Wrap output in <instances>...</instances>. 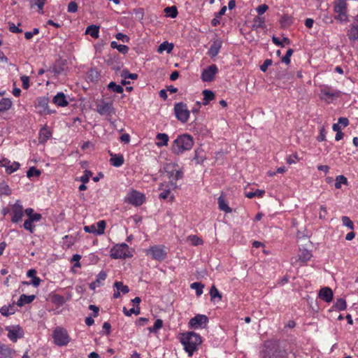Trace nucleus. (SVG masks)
<instances>
[{
  "instance_id": "nucleus-52",
  "label": "nucleus",
  "mask_w": 358,
  "mask_h": 358,
  "mask_svg": "<svg viewBox=\"0 0 358 358\" xmlns=\"http://www.w3.org/2000/svg\"><path fill=\"white\" fill-rule=\"evenodd\" d=\"M348 180L344 176H338L336 177L335 187L336 189H340L341 187V184H347Z\"/></svg>"
},
{
  "instance_id": "nucleus-42",
  "label": "nucleus",
  "mask_w": 358,
  "mask_h": 358,
  "mask_svg": "<svg viewBox=\"0 0 358 358\" xmlns=\"http://www.w3.org/2000/svg\"><path fill=\"white\" fill-rule=\"evenodd\" d=\"M347 304L344 299H338L334 305V308L337 310H344L346 309Z\"/></svg>"
},
{
  "instance_id": "nucleus-7",
  "label": "nucleus",
  "mask_w": 358,
  "mask_h": 358,
  "mask_svg": "<svg viewBox=\"0 0 358 358\" xmlns=\"http://www.w3.org/2000/svg\"><path fill=\"white\" fill-rule=\"evenodd\" d=\"M54 343L57 346H66L70 342L67 331L60 327H56L52 333Z\"/></svg>"
},
{
  "instance_id": "nucleus-23",
  "label": "nucleus",
  "mask_w": 358,
  "mask_h": 358,
  "mask_svg": "<svg viewBox=\"0 0 358 358\" xmlns=\"http://www.w3.org/2000/svg\"><path fill=\"white\" fill-rule=\"evenodd\" d=\"M20 165L17 162H13L10 163V162L4 158V164H3V167H5L6 172L8 174H11L19 169Z\"/></svg>"
},
{
  "instance_id": "nucleus-5",
  "label": "nucleus",
  "mask_w": 358,
  "mask_h": 358,
  "mask_svg": "<svg viewBox=\"0 0 358 358\" xmlns=\"http://www.w3.org/2000/svg\"><path fill=\"white\" fill-rule=\"evenodd\" d=\"M319 96L321 100L327 103H331L334 99L341 97V92L338 90H334L330 86L324 85L320 89Z\"/></svg>"
},
{
  "instance_id": "nucleus-48",
  "label": "nucleus",
  "mask_w": 358,
  "mask_h": 358,
  "mask_svg": "<svg viewBox=\"0 0 358 358\" xmlns=\"http://www.w3.org/2000/svg\"><path fill=\"white\" fill-rule=\"evenodd\" d=\"M163 326V321L161 319H157L152 327H149L148 330L150 333H155L160 329Z\"/></svg>"
},
{
  "instance_id": "nucleus-19",
  "label": "nucleus",
  "mask_w": 358,
  "mask_h": 358,
  "mask_svg": "<svg viewBox=\"0 0 358 358\" xmlns=\"http://www.w3.org/2000/svg\"><path fill=\"white\" fill-rule=\"evenodd\" d=\"M208 322V318L205 315H197L192 318L189 322V325L192 328H199L203 324H206Z\"/></svg>"
},
{
  "instance_id": "nucleus-58",
  "label": "nucleus",
  "mask_w": 358,
  "mask_h": 358,
  "mask_svg": "<svg viewBox=\"0 0 358 358\" xmlns=\"http://www.w3.org/2000/svg\"><path fill=\"white\" fill-rule=\"evenodd\" d=\"M92 176V173L90 171L85 170L83 176H82L80 178V180L83 183H87L89 182L90 177Z\"/></svg>"
},
{
  "instance_id": "nucleus-51",
  "label": "nucleus",
  "mask_w": 358,
  "mask_h": 358,
  "mask_svg": "<svg viewBox=\"0 0 358 358\" xmlns=\"http://www.w3.org/2000/svg\"><path fill=\"white\" fill-rule=\"evenodd\" d=\"M210 295L211 297V300H214L216 298H218L219 300H221L222 299L221 294L219 292L218 289L216 288L215 285H213L211 287V289L210 290Z\"/></svg>"
},
{
  "instance_id": "nucleus-62",
  "label": "nucleus",
  "mask_w": 358,
  "mask_h": 358,
  "mask_svg": "<svg viewBox=\"0 0 358 358\" xmlns=\"http://www.w3.org/2000/svg\"><path fill=\"white\" fill-rule=\"evenodd\" d=\"M122 76L125 78H131L132 80H136L138 78V75L136 73H130L128 71H124L122 73Z\"/></svg>"
},
{
  "instance_id": "nucleus-14",
  "label": "nucleus",
  "mask_w": 358,
  "mask_h": 358,
  "mask_svg": "<svg viewBox=\"0 0 358 358\" xmlns=\"http://www.w3.org/2000/svg\"><path fill=\"white\" fill-rule=\"evenodd\" d=\"M106 222L105 220H100L96 224L85 226L84 231L87 233L93 234L95 236H99L104 234Z\"/></svg>"
},
{
  "instance_id": "nucleus-60",
  "label": "nucleus",
  "mask_w": 358,
  "mask_h": 358,
  "mask_svg": "<svg viewBox=\"0 0 358 358\" xmlns=\"http://www.w3.org/2000/svg\"><path fill=\"white\" fill-rule=\"evenodd\" d=\"M268 7L267 5L262 4V5L259 6L256 8V11H257L258 15L260 16V15H263L268 10Z\"/></svg>"
},
{
  "instance_id": "nucleus-57",
  "label": "nucleus",
  "mask_w": 358,
  "mask_h": 358,
  "mask_svg": "<svg viewBox=\"0 0 358 358\" xmlns=\"http://www.w3.org/2000/svg\"><path fill=\"white\" fill-rule=\"evenodd\" d=\"M41 281V280L38 277L34 276L31 282H29L24 281L22 282V285H29L31 284L35 287H37L40 285Z\"/></svg>"
},
{
  "instance_id": "nucleus-64",
  "label": "nucleus",
  "mask_w": 358,
  "mask_h": 358,
  "mask_svg": "<svg viewBox=\"0 0 358 358\" xmlns=\"http://www.w3.org/2000/svg\"><path fill=\"white\" fill-rule=\"evenodd\" d=\"M106 273L104 271H101L96 276V281L98 282V285H100L102 281H104L106 278Z\"/></svg>"
},
{
  "instance_id": "nucleus-34",
  "label": "nucleus",
  "mask_w": 358,
  "mask_h": 358,
  "mask_svg": "<svg viewBox=\"0 0 358 358\" xmlns=\"http://www.w3.org/2000/svg\"><path fill=\"white\" fill-rule=\"evenodd\" d=\"M0 313L4 316H8L15 313V307L14 304L9 306H3L0 308Z\"/></svg>"
},
{
  "instance_id": "nucleus-55",
  "label": "nucleus",
  "mask_w": 358,
  "mask_h": 358,
  "mask_svg": "<svg viewBox=\"0 0 358 358\" xmlns=\"http://www.w3.org/2000/svg\"><path fill=\"white\" fill-rule=\"evenodd\" d=\"M41 172L38 169H36L35 167H31L27 172V176L28 178H31L33 176H39Z\"/></svg>"
},
{
  "instance_id": "nucleus-39",
  "label": "nucleus",
  "mask_w": 358,
  "mask_h": 358,
  "mask_svg": "<svg viewBox=\"0 0 358 358\" xmlns=\"http://www.w3.org/2000/svg\"><path fill=\"white\" fill-rule=\"evenodd\" d=\"M311 257L312 254L310 251L307 250H303L299 255L298 260L300 261L302 264H306L308 261L310 259Z\"/></svg>"
},
{
  "instance_id": "nucleus-36",
  "label": "nucleus",
  "mask_w": 358,
  "mask_h": 358,
  "mask_svg": "<svg viewBox=\"0 0 358 358\" xmlns=\"http://www.w3.org/2000/svg\"><path fill=\"white\" fill-rule=\"evenodd\" d=\"M203 104L204 106L208 105L209 101L213 100L215 98V94H214L213 92L208 90H204L203 91Z\"/></svg>"
},
{
  "instance_id": "nucleus-45",
  "label": "nucleus",
  "mask_w": 358,
  "mask_h": 358,
  "mask_svg": "<svg viewBox=\"0 0 358 358\" xmlns=\"http://www.w3.org/2000/svg\"><path fill=\"white\" fill-rule=\"evenodd\" d=\"M166 16L174 18L177 16L178 10L176 6L166 7L164 9Z\"/></svg>"
},
{
  "instance_id": "nucleus-54",
  "label": "nucleus",
  "mask_w": 358,
  "mask_h": 358,
  "mask_svg": "<svg viewBox=\"0 0 358 358\" xmlns=\"http://www.w3.org/2000/svg\"><path fill=\"white\" fill-rule=\"evenodd\" d=\"M341 220H342L343 224L344 226L348 227L350 229H354V224H353L352 221L350 219L349 217H348V216H343L341 217Z\"/></svg>"
},
{
  "instance_id": "nucleus-18",
  "label": "nucleus",
  "mask_w": 358,
  "mask_h": 358,
  "mask_svg": "<svg viewBox=\"0 0 358 358\" xmlns=\"http://www.w3.org/2000/svg\"><path fill=\"white\" fill-rule=\"evenodd\" d=\"M49 99L45 96L39 97L37 99L36 108H38V112L41 114H51L54 111L48 108Z\"/></svg>"
},
{
  "instance_id": "nucleus-21",
  "label": "nucleus",
  "mask_w": 358,
  "mask_h": 358,
  "mask_svg": "<svg viewBox=\"0 0 358 358\" xmlns=\"http://www.w3.org/2000/svg\"><path fill=\"white\" fill-rule=\"evenodd\" d=\"M222 43L221 40H215L208 50V55L212 58L216 57L221 49Z\"/></svg>"
},
{
  "instance_id": "nucleus-13",
  "label": "nucleus",
  "mask_w": 358,
  "mask_h": 358,
  "mask_svg": "<svg viewBox=\"0 0 358 358\" xmlns=\"http://www.w3.org/2000/svg\"><path fill=\"white\" fill-rule=\"evenodd\" d=\"M346 10V3L345 0H338L334 6V11L336 13L335 19L341 22L346 21L348 20Z\"/></svg>"
},
{
  "instance_id": "nucleus-33",
  "label": "nucleus",
  "mask_w": 358,
  "mask_h": 358,
  "mask_svg": "<svg viewBox=\"0 0 358 358\" xmlns=\"http://www.w3.org/2000/svg\"><path fill=\"white\" fill-rule=\"evenodd\" d=\"M12 101L10 99L3 98L0 100V113L9 110L12 106Z\"/></svg>"
},
{
  "instance_id": "nucleus-6",
  "label": "nucleus",
  "mask_w": 358,
  "mask_h": 358,
  "mask_svg": "<svg viewBox=\"0 0 358 358\" xmlns=\"http://www.w3.org/2000/svg\"><path fill=\"white\" fill-rule=\"evenodd\" d=\"M110 257L113 259H127L132 257L129 248L126 243L117 244L110 249Z\"/></svg>"
},
{
  "instance_id": "nucleus-47",
  "label": "nucleus",
  "mask_w": 358,
  "mask_h": 358,
  "mask_svg": "<svg viewBox=\"0 0 358 358\" xmlns=\"http://www.w3.org/2000/svg\"><path fill=\"white\" fill-rule=\"evenodd\" d=\"M123 313L127 316H131L132 314L138 315L140 314V307L137 306L136 308H131L129 310H127V308H123Z\"/></svg>"
},
{
  "instance_id": "nucleus-46",
  "label": "nucleus",
  "mask_w": 358,
  "mask_h": 358,
  "mask_svg": "<svg viewBox=\"0 0 358 358\" xmlns=\"http://www.w3.org/2000/svg\"><path fill=\"white\" fill-rule=\"evenodd\" d=\"M108 88L115 93H122L124 91L122 86L117 85L114 82H110L108 85Z\"/></svg>"
},
{
  "instance_id": "nucleus-63",
  "label": "nucleus",
  "mask_w": 358,
  "mask_h": 358,
  "mask_svg": "<svg viewBox=\"0 0 358 358\" xmlns=\"http://www.w3.org/2000/svg\"><path fill=\"white\" fill-rule=\"evenodd\" d=\"M21 80L22 83V87L25 90L29 87V78L27 76H23L21 77Z\"/></svg>"
},
{
  "instance_id": "nucleus-41",
  "label": "nucleus",
  "mask_w": 358,
  "mask_h": 358,
  "mask_svg": "<svg viewBox=\"0 0 358 358\" xmlns=\"http://www.w3.org/2000/svg\"><path fill=\"white\" fill-rule=\"evenodd\" d=\"M10 194H11V189L9 187L8 185L4 181L1 182H0V196H1V195L9 196Z\"/></svg>"
},
{
  "instance_id": "nucleus-25",
  "label": "nucleus",
  "mask_w": 358,
  "mask_h": 358,
  "mask_svg": "<svg viewBox=\"0 0 358 358\" xmlns=\"http://www.w3.org/2000/svg\"><path fill=\"white\" fill-rule=\"evenodd\" d=\"M36 298L35 295H26V294H22L20 296V299L17 301V305L19 307H22L25 304H29L31 303Z\"/></svg>"
},
{
  "instance_id": "nucleus-50",
  "label": "nucleus",
  "mask_w": 358,
  "mask_h": 358,
  "mask_svg": "<svg viewBox=\"0 0 358 358\" xmlns=\"http://www.w3.org/2000/svg\"><path fill=\"white\" fill-rule=\"evenodd\" d=\"M187 240L193 245H199L203 244V241L196 235H190L187 237Z\"/></svg>"
},
{
  "instance_id": "nucleus-27",
  "label": "nucleus",
  "mask_w": 358,
  "mask_h": 358,
  "mask_svg": "<svg viewBox=\"0 0 358 358\" xmlns=\"http://www.w3.org/2000/svg\"><path fill=\"white\" fill-rule=\"evenodd\" d=\"M28 1L29 2L31 8L37 7L38 13H41V14L43 13V7H44L46 0H28Z\"/></svg>"
},
{
  "instance_id": "nucleus-2",
  "label": "nucleus",
  "mask_w": 358,
  "mask_h": 358,
  "mask_svg": "<svg viewBox=\"0 0 358 358\" xmlns=\"http://www.w3.org/2000/svg\"><path fill=\"white\" fill-rule=\"evenodd\" d=\"M181 343L184 345L185 350L191 357L201 343V338L199 334L194 332H188L182 335Z\"/></svg>"
},
{
  "instance_id": "nucleus-28",
  "label": "nucleus",
  "mask_w": 358,
  "mask_h": 358,
  "mask_svg": "<svg viewBox=\"0 0 358 358\" xmlns=\"http://www.w3.org/2000/svg\"><path fill=\"white\" fill-rule=\"evenodd\" d=\"M347 35L351 41L358 40V24H352L348 29Z\"/></svg>"
},
{
  "instance_id": "nucleus-29",
  "label": "nucleus",
  "mask_w": 358,
  "mask_h": 358,
  "mask_svg": "<svg viewBox=\"0 0 358 358\" xmlns=\"http://www.w3.org/2000/svg\"><path fill=\"white\" fill-rule=\"evenodd\" d=\"M156 138H157V140H158V141L156 143V145L158 147L160 148V147L166 146L168 145L169 136L166 134H164V133L157 134L156 136Z\"/></svg>"
},
{
  "instance_id": "nucleus-20",
  "label": "nucleus",
  "mask_w": 358,
  "mask_h": 358,
  "mask_svg": "<svg viewBox=\"0 0 358 358\" xmlns=\"http://www.w3.org/2000/svg\"><path fill=\"white\" fill-rule=\"evenodd\" d=\"M110 156V164L115 167H120L124 163V159L122 154H114L108 151Z\"/></svg>"
},
{
  "instance_id": "nucleus-56",
  "label": "nucleus",
  "mask_w": 358,
  "mask_h": 358,
  "mask_svg": "<svg viewBox=\"0 0 358 358\" xmlns=\"http://www.w3.org/2000/svg\"><path fill=\"white\" fill-rule=\"evenodd\" d=\"M319 130H320V134L317 137V140L320 142L326 141L327 131H326L324 127L322 126Z\"/></svg>"
},
{
  "instance_id": "nucleus-30",
  "label": "nucleus",
  "mask_w": 358,
  "mask_h": 358,
  "mask_svg": "<svg viewBox=\"0 0 358 358\" xmlns=\"http://www.w3.org/2000/svg\"><path fill=\"white\" fill-rule=\"evenodd\" d=\"M13 350L6 345H0V358H11Z\"/></svg>"
},
{
  "instance_id": "nucleus-22",
  "label": "nucleus",
  "mask_w": 358,
  "mask_h": 358,
  "mask_svg": "<svg viewBox=\"0 0 358 358\" xmlns=\"http://www.w3.org/2000/svg\"><path fill=\"white\" fill-rule=\"evenodd\" d=\"M333 296L334 294L331 289L328 287L322 288L319 293L320 298L328 303L332 301Z\"/></svg>"
},
{
  "instance_id": "nucleus-1",
  "label": "nucleus",
  "mask_w": 358,
  "mask_h": 358,
  "mask_svg": "<svg viewBox=\"0 0 358 358\" xmlns=\"http://www.w3.org/2000/svg\"><path fill=\"white\" fill-rule=\"evenodd\" d=\"M194 141L191 136L188 134L180 135L173 141L171 150L174 154L180 155L192 149Z\"/></svg>"
},
{
  "instance_id": "nucleus-24",
  "label": "nucleus",
  "mask_w": 358,
  "mask_h": 358,
  "mask_svg": "<svg viewBox=\"0 0 358 358\" xmlns=\"http://www.w3.org/2000/svg\"><path fill=\"white\" fill-rule=\"evenodd\" d=\"M53 102L56 105L60 107H65L68 106L69 101L66 100V97L63 92L57 93L53 98Z\"/></svg>"
},
{
  "instance_id": "nucleus-9",
  "label": "nucleus",
  "mask_w": 358,
  "mask_h": 358,
  "mask_svg": "<svg viewBox=\"0 0 358 358\" xmlns=\"http://www.w3.org/2000/svg\"><path fill=\"white\" fill-rule=\"evenodd\" d=\"M174 113L178 120L182 123L188 121L190 111L188 110L187 106L183 102L176 103L174 105Z\"/></svg>"
},
{
  "instance_id": "nucleus-38",
  "label": "nucleus",
  "mask_w": 358,
  "mask_h": 358,
  "mask_svg": "<svg viewBox=\"0 0 358 358\" xmlns=\"http://www.w3.org/2000/svg\"><path fill=\"white\" fill-rule=\"evenodd\" d=\"M272 41H273V43H275L278 46H281V47H284L285 44L288 45L290 43L289 39L287 37H283L282 38H280L279 37L273 36Z\"/></svg>"
},
{
  "instance_id": "nucleus-49",
  "label": "nucleus",
  "mask_w": 358,
  "mask_h": 358,
  "mask_svg": "<svg viewBox=\"0 0 358 358\" xmlns=\"http://www.w3.org/2000/svg\"><path fill=\"white\" fill-rule=\"evenodd\" d=\"M99 76V72L95 69H90L87 73V79L92 82L98 80Z\"/></svg>"
},
{
  "instance_id": "nucleus-61",
  "label": "nucleus",
  "mask_w": 358,
  "mask_h": 358,
  "mask_svg": "<svg viewBox=\"0 0 358 358\" xmlns=\"http://www.w3.org/2000/svg\"><path fill=\"white\" fill-rule=\"evenodd\" d=\"M115 38L119 40V41H122V42L124 43H128L129 41V36H127V35L122 34V33H117L116 35H115Z\"/></svg>"
},
{
  "instance_id": "nucleus-12",
  "label": "nucleus",
  "mask_w": 358,
  "mask_h": 358,
  "mask_svg": "<svg viewBox=\"0 0 358 358\" xmlns=\"http://www.w3.org/2000/svg\"><path fill=\"white\" fill-rule=\"evenodd\" d=\"M96 111L101 115L112 116L115 113L112 102H106L103 100L96 103Z\"/></svg>"
},
{
  "instance_id": "nucleus-32",
  "label": "nucleus",
  "mask_w": 358,
  "mask_h": 358,
  "mask_svg": "<svg viewBox=\"0 0 358 358\" xmlns=\"http://www.w3.org/2000/svg\"><path fill=\"white\" fill-rule=\"evenodd\" d=\"M99 26L91 24L86 29L85 34L90 35L94 38H97L99 37Z\"/></svg>"
},
{
  "instance_id": "nucleus-40",
  "label": "nucleus",
  "mask_w": 358,
  "mask_h": 358,
  "mask_svg": "<svg viewBox=\"0 0 358 358\" xmlns=\"http://www.w3.org/2000/svg\"><path fill=\"white\" fill-rule=\"evenodd\" d=\"M51 301L58 306H62L66 303L64 297L62 295L55 294L51 296Z\"/></svg>"
},
{
  "instance_id": "nucleus-15",
  "label": "nucleus",
  "mask_w": 358,
  "mask_h": 358,
  "mask_svg": "<svg viewBox=\"0 0 358 358\" xmlns=\"http://www.w3.org/2000/svg\"><path fill=\"white\" fill-rule=\"evenodd\" d=\"M6 330L8 331V338L13 342L24 336V331L19 325L6 327Z\"/></svg>"
},
{
  "instance_id": "nucleus-3",
  "label": "nucleus",
  "mask_w": 358,
  "mask_h": 358,
  "mask_svg": "<svg viewBox=\"0 0 358 358\" xmlns=\"http://www.w3.org/2000/svg\"><path fill=\"white\" fill-rule=\"evenodd\" d=\"M177 167L178 165L176 164H169L165 166V171L169 176L170 186L173 189L177 187V180L183 176L182 172L177 169Z\"/></svg>"
},
{
  "instance_id": "nucleus-4",
  "label": "nucleus",
  "mask_w": 358,
  "mask_h": 358,
  "mask_svg": "<svg viewBox=\"0 0 358 358\" xmlns=\"http://www.w3.org/2000/svg\"><path fill=\"white\" fill-rule=\"evenodd\" d=\"M24 213L28 218L24 221L23 227L30 233H33L35 228L34 222H39L42 219V215L40 213H34V209L31 208H26Z\"/></svg>"
},
{
  "instance_id": "nucleus-26",
  "label": "nucleus",
  "mask_w": 358,
  "mask_h": 358,
  "mask_svg": "<svg viewBox=\"0 0 358 358\" xmlns=\"http://www.w3.org/2000/svg\"><path fill=\"white\" fill-rule=\"evenodd\" d=\"M52 136V132L47 127L42 128L39 131V142L41 143H45Z\"/></svg>"
},
{
  "instance_id": "nucleus-43",
  "label": "nucleus",
  "mask_w": 358,
  "mask_h": 358,
  "mask_svg": "<svg viewBox=\"0 0 358 358\" xmlns=\"http://www.w3.org/2000/svg\"><path fill=\"white\" fill-rule=\"evenodd\" d=\"M114 287L117 290L120 291V293L127 294L129 292V288L127 285H124L122 282H115Z\"/></svg>"
},
{
  "instance_id": "nucleus-11",
  "label": "nucleus",
  "mask_w": 358,
  "mask_h": 358,
  "mask_svg": "<svg viewBox=\"0 0 358 358\" xmlns=\"http://www.w3.org/2000/svg\"><path fill=\"white\" fill-rule=\"evenodd\" d=\"M272 358H296L295 353L288 351L285 343H280L273 348Z\"/></svg>"
},
{
  "instance_id": "nucleus-16",
  "label": "nucleus",
  "mask_w": 358,
  "mask_h": 358,
  "mask_svg": "<svg viewBox=\"0 0 358 358\" xmlns=\"http://www.w3.org/2000/svg\"><path fill=\"white\" fill-rule=\"evenodd\" d=\"M11 221L13 223H17L22 220L23 217V206H22L20 201H17L11 206Z\"/></svg>"
},
{
  "instance_id": "nucleus-37",
  "label": "nucleus",
  "mask_w": 358,
  "mask_h": 358,
  "mask_svg": "<svg viewBox=\"0 0 358 358\" xmlns=\"http://www.w3.org/2000/svg\"><path fill=\"white\" fill-rule=\"evenodd\" d=\"M110 47L114 49H117L120 52L126 54L129 51V47L125 45L118 44L116 41H112L110 43Z\"/></svg>"
},
{
  "instance_id": "nucleus-53",
  "label": "nucleus",
  "mask_w": 358,
  "mask_h": 358,
  "mask_svg": "<svg viewBox=\"0 0 358 358\" xmlns=\"http://www.w3.org/2000/svg\"><path fill=\"white\" fill-rule=\"evenodd\" d=\"M293 52V50L292 48H289L287 50L285 55L281 57L280 61L282 63L289 64L290 63V57L292 55Z\"/></svg>"
},
{
  "instance_id": "nucleus-8",
  "label": "nucleus",
  "mask_w": 358,
  "mask_h": 358,
  "mask_svg": "<svg viewBox=\"0 0 358 358\" xmlns=\"http://www.w3.org/2000/svg\"><path fill=\"white\" fill-rule=\"evenodd\" d=\"M146 255L150 256L152 259L162 262L166 259L167 252L164 245H155L145 250Z\"/></svg>"
},
{
  "instance_id": "nucleus-59",
  "label": "nucleus",
  "mask_w": 358,
  "mask_h": 358,
  "mask_svg": "<svg viewBox=\"0 0 358 358\" xmlns=\"http://www.w3.org/2000/svg\"><path fill=\"white\" fill-rule=\"evenodd\" d=\"M38 29L34 28L32 31H26L24 33V37L26 39L29 40L34 36V35L38 34Z\"/></svg>"
},
{
  "instance_id": "nucleus-17",
  "label": "nucleus",
  "mask_w": 358,
  "mask_h": 358,
  "mask_svg": "<svg viewBox=\"0 0 358 358\" xmlns=\"http://www.w3.org/2000/svg\"><path fill=\"white\" fill-rule=\"evenodd\" d=\"M217 72L218 69L217 66L212 64L203 70L201 75V78L204 82H211L214 79V77Z\"/></svg>"
},
{
  "instance_id": "nucleus-35",
  "label": "nucleus",
  "mask_w": 358,
  "mask_h": 358,
  "mask_svg": "<svg viewBox=\"0 0 358 358\" xmlns=\"http://www.w3.org/2000/svg\"><path fill=\"white\" fill-rule=\"evenodd\" d=\"M173 48V45L172 43H169L167 41H164L159 45L157 49V52L159 53H162L164 51H166L167 53H170Z\"/></svg>"
},
{
  "instance_id": "nucleus-31",
  "label": "nucleus",
  "mask_w": 358,
  "mask_h": 358,
  "mask_svg": "<svg viewBox=\"0 0 358 358\" xmlns=\"http://www.w3.org/2000/svg\"><path fill=\"white\" fill-rule=\"evenodd\" d=\"M218 206L220 210L224 211L225 213H231L232 211L231 208L228 206L227 201H225L224 197L222 194L218 198Z\"/></svg>"
},
{
  "instance_id": "nucleus-44",
  "label": "nucleus",
  "mask_w": 358,
  "mask_h": 358,
  "mask_svg": "<svg viewBox=\"0 0 358 358\" xmlns=\"http://www.w3.org/2000/svg\"><path fill=\"white\" fill-rule=\"evenodd\" d=\"M190 287L195 289L197 296H201L203 293L204 285L201 282H195L190 285Z\"/></svg>"
},
{
  "instance_id": "nucleus-10",
  "label": "nucleus",
  "mask_w": 358,
  "mask_h": 358,
  "mask_svg": "<svg viewBox=\"0 0 358 358\" xmlns=\"http://www.w3.org/2000/svg\"><path fill=\"white\" fill-rule=\"evenodd\" d=\"M145 201V195L136 190L130 191L125 196L124 201L135 206H141Z\"/></svg>"
}]
</instances>
